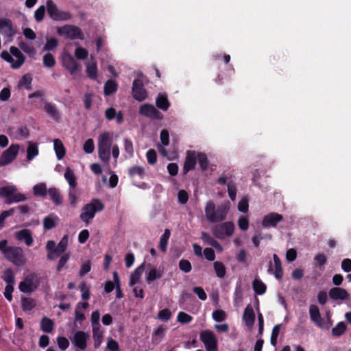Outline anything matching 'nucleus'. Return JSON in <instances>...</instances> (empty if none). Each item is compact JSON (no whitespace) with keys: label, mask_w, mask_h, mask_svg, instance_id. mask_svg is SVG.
<instances>
[{"label":"nucleus","mask_w":351,"mask_h":351,"mask_svg":"<svg viewBox=\"0 0 351 351\" xmlns=\"http://www.w3.org/2000/svg\"><path fill=\"white\" fill-rule=\"evenodd\" d=\"M40 329L44 332H51L53 329V320L47 317H43L40 321Z\"/></svg>","instance_id":"nucleus-37"},{"label":"nucleus","mask_w":351,"mask_h":351,"mask_svg":"<svg viewBox=\"0 0 351 351\" xmlns=\"http://www.w3.org/2000/svg\"><path fill=\"white\" fill-rule=\"evenodd\" d=\"M79 288L80 289V291L82 292V300H89L90 296L89 287L84 282H82L79 286Z\"/></svg>","instance_id":"nucleus-51"},{"label":"nucleus","mask_w":351,"mask_h":351,"mask_svg":"<svg viewBox=\"0 0 351 351\" xmlns=\"http://www.w3.org/2000/svg\"><path fill=\"white\" fill-rule=\"evenodd\" d=\"M132 94V97L138 101H143L147 98V94L141 80L135 79L133 81Z\"/></svg>","instance_id":"nucleus-13"},{"label":"nucleus","mask_w":351,"mask_h":351,"mask_svg":"<svg viewBox=\"0 0 351 351\" xmlns=\"http://www.w3.org/2000/svg\"><path fill=\"white\" fill-rule=\"evenodd\" d=\"M171 317V312L169 308L160 310L158 313V318L163 322L169 321Z\"/></svg>","instance_id":"nucleus-59"},{"label":"nucleus","mask_w":351,"mask_h":351,"mask_svg":"<svg viewBox=\"0 0 351 351\" xmlns=\"http://www.w3.org/2000/svg\"><path fill=\"white\" fill-rule=\"evenodd\" d=\"M38 154V147L36 143L29 141L28 143V147L27 149V158L29 161L33 160V158Z\"/></svg>","instance_id":"nucleus-40"},{"label":"nucleus","mask_w":351,"mask_h":351,"mask_svg":"<svg viewBox=\"0 0 351 351\" xmlns=\"http://www.w3.org/2000/svg\"><path fill=\"white\" fill-rule=\"evenodd\" d=\"M88 306L87 302H78L75 310V321L77 322H82L85 319V315L80 311V308L86 309Z\"/></svg>","instance_id":"nucleus-30"},{"label":"nucleus","mask_w":351,"mask_h":351,"mask_svg":"<svg viewBox=\"0 0 351 351\" xmlns=\"http://www.w3.org/2000/svg\"><path fill=\"white\" fill-rule=\"evenodd\" d=\"M93 337L94 340V347L98 348L100 347L104 338L103 331L100 326L93 327Z\"/></svg>","instance_id":"nucleus-28"},{"label":"nucleus","mask_w":351,"mask_h":351,"mask_svg":"<svg viewBox=\"0 0 351 351\" xmlns=\"http://www.w3.org/2000/svg\"><path fill=\"white\" fill-rule=\"evenodd\" d=\"M273 258L275 268L274 276L277 279L281 280L283 276V270L281 261L276 254L273 255Z\"/></svg>","instance_id":"nucleus-34"},{"label":"nucleus","mask_w":351,"mask_h":351,"mask_svg":"<svg viewBox=\"0 0 351 351\" xmlns=\"http://www.w3.org/2000/svg\"><path fill=\"white\" fill-rule=\"evenodd\" d=\"M179 268L182 271L189 273L191 271L192 266L189 261L186 259H182L179 262Z\"/></svg>","instance_id":"nucleus-61"},{"label":"nucleus","mask_w":351,"mask_h":351,"mask_svg":"<svg viewBox=\"0 0 351 351\" xmlns=\"http://www.w3.org/2000/svg\"><path fill=\"white\" fill-rule=\"evenodd\" d=\"M0 33L8 38V42H11L16 34L12 21L8 19H0Z\"/></svg>","instance_id":"nucleus-14"},{"label":"nucleus","mask_w":351,"mask_h":351,"mask_svg":"<svg viewBox=\"0 0 351 351\" xmlns=\"http://www.w3.org/2000/svg\"><path fill=\"white\" fill-rule=\"evenodd\" d=\"M47 193L49 195L50 199L56 204L60 205L62 203V196L58 189L56 187H51L48 189Z\"/></svg>","instance_id":"nucleus-29"},{"label":"nucleus","mask_w":351,"mask_h":351,"mask_svg":"<svg viewBox=\"0 0 351 351\" xmlns=\"http://www.w3.org/2000/svg\"><path fill=\"white\" fill-rule=\"evenodd\" d=\"M145 271V263H143L137 267L130 275L129 285L130 287L135 285L141 279V277Z\"/></svg>","instance_id":"nucleus-25"},{"label":"nucleus","mask_w":351,"mask_h":351,"mask_svg":"<svg viewBox=\"0 0 351 351\" xmlns=\"http://www.w3.org/2000/svg\"><path fill=\"white\" fill-rule=\"evenodd\" d=\"M156 105L159 109L167 111L170 106L167 95L165 93H159L156 99Z\"/></svg>","instance_id":"nucleus-26"},{"label":"nucleus","mask_w":351,"mask_h":351,"mask_svg":"<svg viewBox=\"0 0 351 351\" xmlns=\"http://www.w3.org/2000/svg\"><path fill=\"white\" fill-rule=\"evenodd\" d=\"M213 267L217 276L219 278H223L226 274V269L223 263L215 261L213 263Z\"/></svg>","instance_id":"nucleus-44"},{"label":"nucleus","mask_w":351,"mask_h":351,"mask_svg":"<svg viewBox=\"0 0 351 351\" xmlns=\"http://www.w3.org/2000/svg\"><path fill=\"white\" fill-rule=\"evenodd\" d=\"M243 319L246 326L251 327L254 324L255 322V313L252 306L248 304L244 310Z\"/></svg>","instance_id":"nucleus-22"},{"label":"nucleus","mask_w":351,"mask_h":351,"mask_svg":"<svg viewBox=\"0 0 351 351\" xmlns=\"http://www.w3.org/2000/svg\"><path fill=\"white\" fill-rule=\"evenodd\" d=\"M227 186L229 197L232 201H234L236 198L237 191L236 185L232 181H229Z\"/></svg>","instance_id":"nucleus-58"},{"label":"nucleus","mask_w":351,"mask_h":351,"mask_svg":"<svg viewBox=\"0 0 351 351\" xmlns=\"http://www.w3.org/2000/svg\"><path fill=\"white\" fill-rule=\"evenodd\" d=\"M58 220V217L56 215H49L43 219V227L45 230H51L56 227V221Z\"/></svg>","instance_id":"nucleus-42"},{"label":"nucleus","mask_w":351,"mask_h":351,"mask_svg":"<svg viewBox=\"0 0 351 351\" xmlns=\"http://www.w3.org/2000/svg\"><path fill=\"white\" fill-rule=\"evenodd\" d=\"M68 242L69 237L67 234H66L61 239L58 245L56 246L57 256H60L63 252L66 251Z\"/></svg>","instance_id":"nucleus-46"},{"label":"nucleus","mask_w":351,"mask_h":351,"mask_svg":"<svg viewBox=\"0 0 351 351\" xmlns=\"http://www.w3.org/2000/svg\"><path fill=\"white\" fill-rule=\"evenodd\" d=\"M36 276L34 274L27 276L23 281L19 283V289L21 292L23 293H32L34 291L38 285L34 284V280Z\"/></svg>","instance_id":"nucleus-15"},{"label":"nucleus","mask_w":351,"mask_h":351,"mask_svg":"<svg viewBox=\"0 0 351 351\" xmlns=\"http://www.w3.org/2000/svg\"><path fill=\"white\" fill-rule=\"evenodd\" d=\"M212 317L215 321L221 322L226 319V313L223 310L217 309L213 312Z\"/></svg>","instance_id":"nucleus-55"},{"label":"nucleus","mask_w":351,"mask_h":351,"mask_svg":"<svg viewBox=\"0 0 351 351\" xmlns=\"http://www.w3.org/2000/svg\"><path fill=\"white\" fill-rule=\"evenodd\" d=\"M170 236H171V231L167 228L165 230L164 233L162 234V235L161 236V237L160 239L158 247H159L160 250L164 253L167 252V245H168L169 239L170 238Z\"/></svg>","instance_id":"nucleus-32"},{"label":"nucleus","mask_w":351,"mask_h":351,"mask_svg":"<svg viewBox=\"0 0 351 351\" xmlns=\"http://www.w3.org/2000/svg\"><path fill=\"white\" fill-rule=\"evenodd\" d=\"M253 289L256 294L263 295L265 293L267 287L261 280L255 279L252 283Z\"/></svg>","instance_id":"nucleus-43"},{"label":"nucleus","mask_w":351,"mask_h":351,"mask_svg":"<svg viewBox=\"0 0 351 351\" xmlns=\"http://www.w3.org/2000/svg\"><path fill=\"white\" fill-rule=\"evenodd\" d=\"M346 329L347 326L344 322H339L334 328H332V335L335 337H340L346 332Z\"/></svg>","instance_id":"nucleus-47"},{"label":"nucleus","mask_w":351,"mask_h":351,"mask_svg":"<svg viewBox=\"0 0 351 351\" xmlns=\"http://www.w3.org/2000/svg\"><path fill=\"white\" fill-rule=\"evenodd\" d=\"M43 64L45 66L51 68L56 64V60L54 56L50 53H46L43 58Z\"/></svg>","instance_id":"nucleus-50"},{"label":"nucleus","mask_w":351,"mask_h":351,"mask_svg":"<svg viewBox=\"0 0 351 351\" xmlns=\"http://www.w3.org/2000/svg\"><path fill=\"white\" fill-rule=\"evenodd\" d=\"M83 149L86 154H92L95 149L94 141L92 138L86 140L84 144Z\"/></svg>","instance_id":"nucleus-63"},{"label":"nucleus","mask_w":351,"mask_h":351,"mask_svg":"<svg viewBox=\"0 0 351 351\" xmlns=\"http://www.w3.org/2000/svg\"><path fill=\"white\" fill-rule=\"evenodd\" d=\"M1 278L7 285H15L14 274L11 268L6 269Z\"/></svg>","instance_id":"nucleus-45"},{"label":"nucleus","mask_w":351,"mask_h":351,"mask_svg":"<svg viewBox=\"0 0 351 351\" xmlns=\"http://www.w3.org/2000/svg\"><path fill=\"white\" fill-rule=\"evenodd\" d=\"M10 51L12 56L16 58V60H14V63H12L13 69H19L20 68L23 64L25 62V56L22 53V52L14 46H12L10 48Z\"/></svg>","instance_id":"nucleus-21"},{"label":"nucleus","mask_w":351,"mask_h":351,"mask_svg":"<svg viewBox=\"0 0 351 351\" xmlns=\"http://www.w3.org/2000/svg\"><path fill=\"white\" fill-rule=\"evenodd\" d=\"M309 315L311 320L319 328L324 327V319L317 306L311 304L309 306Z\"/></svg>","instance_id":"nucleus-18"},{"label":"nucleus","mask_w":351,"mask_h":351,"mask_svg":"<svg viewBox=\"0 0 351 351\" xmlns=\"http://www.w3.org/2000/svg\"><path fill=\"white\" fill-rule=\"evenodd\" d=\"M118 85L117 82L112 80H108L104 84L105 95H110L117 90Z\"/></svg>","instance_id":"nucleus-41"},{"label":"nucleus","mask_w":351,"mask_h":351,"mask_svg":"<svg viewBox=\"0 0 351 351\" xmlns=\"http://www.w3.org/2000/svg\"><path fill=\"white\" fill-rule=\"evenodd\" d=\"M104 208L103 203L99 199H94L91 203L86 204L80 214V219L86 223L93 219L96 212L101 211Z\"/></svg>","instance_id":"nucleus-6"},{"label":"nucleus","mask_w":351,"mask_h":351,"mask_svg":"<svg viewBox=\"0 0 351 351\" xmlns=\"http://www.w3.org/2000/svg\"><path fill=\"white\" fill-rule=\"evenodd\" d=\"M58 46V40L56 38H50L47 39V42L44 46L45 51H53Z\"/></svg>","instance_id":"nucleus-49"},{"label":"nucleus","mask_w":351,"mask_h":351,"mask_svg":"<svg viewBox=\"0 0 351 351\" xmlns=\"http://www.w3.org/2000/svg\"><path fill=\"white\" fill-rule=\"evenodd\" d=\"M139 114L153 120L163 119V114L154 105L149 104H142L139 108Z\"/></svg>","instance_id":"nucleus-11"},{"label":"nucleus","mask_w":351,"mask_h":351,"mask_svg":"<svg viewBox=\"0 0 351 351\" xmlns=\"http://www.w3.org/2000/svg\"><path fill=\"white\" fill-rule=\"evenodd\" d=\"M47 7L40 5L34 12V18L37 22H41L45 17Z\"/></svg>","instance_id":"nucleus-56"},{"label":"nucleus","mask_w":351,"mask_h":351,"mask_svg":"<svg viewBox=\"0 0 351 351\" xmlns=\"http://www.w3.org/2000/svg\"><path fill=\"white\" fill-rule=\"evenodd\" d=\"M32 77L30 74L24 75L19 81V86H24L27 90L31 89Z\"/></svg>","instance_id":"nucleus-52"},{"label":"nucleus","mask_w":351,"mask_h":351,"mask_svg":"<svg viewBox=\"0 0 351 351\" xmlns=\"http://www.w3.org/2000/svg\"><path fill=\"white\" fill-rule=\"evenodd\" d=\"M282 219L283 217L282 215L277 213H270L263 217L262 226L264 228L276 227Z\"/></svg>","instance_id":"nucleus-17"},{"label":"nucleus","mask_w":351,"mask_h":351,"mask_svg":"<svg viewBox=\"0 0 351 351\" xmlns=\"http://www.w3.org/2000/svg\"><path fill=\"white\" fill-rule=\"evenodd\" d=\"M16 238L18 241H23L27 246L32 245L34 242L32 232L28 229H23L17 232Z\"/></svg>","instance_id":"nucleus-23"},{"label":"nucleus","mask_w":351,"mask_h":351,"mask_svg":"<svg viewBox=\"0 0 351 351\" xmlns=\"http://www.w3.org/2000/svg\"><path fill=\"white\" fill-rule=\"evenodd\" d=\"M112 145V136L109 132H104L98 137V155L99 159L108 163L110 159V149Z\"/></svg>","instance_id":"nucleus-3"},{"label":"nucleus","mask_w":351,"mask_h":351,"mask_svg":"<svg viewBox=\"0 0 351 351\" xmlns=\"http://www.w3.org/2000/svg\"><path fill=\"white\" fill-rule=\"evenodd\" d=\"M47 12L49 16L56 21H69L72 15L69 12L59 10L57 5L52 0L46 1Z\"/></svg>","instance_id":"nucleus-5"},{"label":"nucleus","mask_w":351,"mask_h":351,"mask_svg":"<svg viewBox=\"0 0 351 351\" xmlns=\"http://www.w3.org/2000/svg\"><path fill=\"white\" fill-rule=\"evenodd\" d=\"M19 151V145L12 144L5 150L0 156V167L10 164L17 156Z\"/></svg>","instance_id":"nucleus-10"},{"label":"nucleus","mask_w":351,"mask_h":351,"mask_svg":"<svg viewBox=\"0 0 351 351\" xmlns=\"http://www.w3.org/2000/svg\"><path fill=\"white\" fill-rule=\"evenodd\" d=\"M34 195L36 196L45 197L47 195L48 190L45 183L41 182L36 184L33 187Z\"/></svg>","instance_id":"nucleus-38"},{"label":"nucleus","mask_w":351,"mask_h":351,"mask_svg":"<svg viewBox=\"0 0 351 351\" xmlns=\"http://www.w3.org/2000/svg\"><path fill=\"white\" fill-rule=\"evenodd\" d=\"M197 162H198L200 169L204 171L208 169L209 161L207 155L204 152H197Z\"/></svg>","instance_id":"nucleus-39"},{"label":"nucleus","mask_w":351,"mask_h":351,"mask_svg":"<svg viewBox=\"0 0 351 351\" xmlns=\"http://www.w3.org/2000/svg\"><path fill=\"white\" fill-rule=\"evenodd\" d=\"M14 186H5L0 188V197L5 198V204H11L14 202H23L26 199L25 195L16 193Z\"/></svg>","instance_id":"nucleus-4"},{"label":"nucleus","mask_w":351,"mask_h":351,"mask_svg":"<svg viewBox=\"0 0 351 351\" xmlns=\"http://www.w3.org/2000/svg\"><path fill=\"white\" fill-rule=\"evenodd\" d=\"M88 55V51L81 47H77L75 51V56L78 60H85Z\"/></svg>","instance_id":"nucleus-62"},{"label":"nucleus","mask_w":351,"mask_h":351,"mask_svg":"<svg viewBox=\"0 0 351 351\" xmlns=\"http://www.w3.org/2000/svg\"><path fill=\"white\" fill-rule=\"evenodd\" d=\"M53 147L57 158L62 160L66 154V149L62 142L58 138L55 139L53 141Z\"/></svg>","instance_id":"nucleus-31"},{"label":"nucleus","mask_w":351,"mask_h":351,"mask_svg":"<svg viewBox=\"0 0 351 351\" xmlns=\"http://www.w3.org/2000/svg\"><path fill=\"white\" fill-rule=\"evenodd\" d=\"M167 328L160 325L159 326L154 332L153 333V338L154 339H158L159 341H160L161 339H162L165 335V331L167 330Z\"/></svg>","instance_id":"nucleus-57"},{"label":"nucleus","mask_w":351,"mask_h":351,"mask_svg":"<svg viewBox=\"0 0 351 351\" xmlns=\"http://www.w3.org/2000/svg\"><path fill=\"white\" fill-rule=\"evenodd\" d=\"M197 164V152L189 150L186 152V156L183 166V174L186 175L190 171L195 169Z\"/></svg>","instance_id":"nucleus-16"},{"label":"nucleus","mask_w":351,"mask_h":351,"mask_svg":"<svg viewBox=\"0 0 351 351\" xmlns=\"http://www.w3.org/2000/svg\"><path fill=\"white\" fill-rule=\"evenodd\" d=\"M199 339L207 351H217V340L213 331L210 330L201 331Z\"/></svg>","instance_id":"nucleus-9"},{"label":"nucleus","mask_w":351,"mask_h":351,"mask_svg":"<svg viewBox=\"0 0 351 351\" xmlns=\"http://www.w3.org/2000/svg\"><path fill=\"white\" fill-rule=\"evenodd\" d=\"M86 73L88 78L97 80L98 77V69L97 62L92 60L86 64Z\"/></svg>","instance_id":"nucleus-24"},{"label":"nucleus","mask_w":351,"mask_h":351,"mask_svg":"<svg viewBox=\"0 0 351 351\" xmlns=\"http://www.w3.org/2000/svg\"><path fill=\"white\" fill-rule=\"evenodd\" d=\"M44 109L45 112L53 119L58 121L60 114L56 106L51 103L47 102L45 104Z\"/></svg>","instance_id":"nucleus-35"},{"label":"nucleus","mask_w":351,"mask_h":351,"mask_svg":"<svg viewBox=\"0 0 351 351\" xmlns=\"http://www.w3.org/2000/svg\"><path fill=\"white\" fill-rule=\"evenodd\" d=\"M162 277V274L156 269V268H152L149 270L146 277V281L147 283H150L151 282L159 279Z\"/></svg>","instance_id":"nucleus-48"},{"label":"nucleus","mask_w":351,"mask_h":351,"mask_svg":"<svg viewBox=\"0 0 351 351\" xmlns=\"http://www.w3.org/2000/svg\"><path fill=\"white\" fill-rule=\"evenodd\" d=\"M0 251L4 257L16 266H22L25 263V258L22 248L16 246H8V241H0Z\"/></svg>","instance_id":"nucleus-2"},{"label":"nucleus","mask_w":351,"mask_h":351,"mask_svg":"<svg viewBox=\"0 0 351 351\" xmlns=\"http://www.w3.org/2000/svg\"><path fill=\"white\" fill-rule=\"evenodd\" d=\"M124 150L128 154L129 157H132L134 154L133 143L131 140L124 139Z\"/></svg>","instance_id":"nucleus-64"},{"label":"nucleus","mask_w":351,"mask_h":351,"mask_svg":"<svg viewBox=\"0 0 351 351\" xmlns=\"http://www.w3.org/2000/svg\"><path fill=\"white\" fill-rule=\"evenodd\" d=\"M57 34L69 40H84V35L82 29L73 25H64L57 29Z\"/></svg>","instance_id":"nucleus-7"},{"label":"nucleus","mask_w":351,"mask_h":351,"mask_svg":"<svg viewBox=\"0 0 351 351\" xmlns=\"http://www.w3.org/2000/svg\"><path fill=\"white\" fill-rule=\"evenodd\" d=\"M201 239L204 242L207 243L208 245L213 247L218 245V241L213 239L211 236H210L206 232H202L201 233Z\"/></svg>","instance_id":"nucleus-54"},{"label":"nucleus","mask_w":351,"mask_h":351,"mask_svg":"<svg viewBox=\"0 0 351 351\" xmlns=\"http://www.w3.org/2000/svg\"><path fill=\"white\" fill-rule=\"evenodd\" d=\"M62 66L67 70L71 75H75L80 69V64L69 53H64L62 58Z\"/></svg>","instance_id":"nucleus-12"},{"label":"nucleus","mask_w":351,"mask_h":351,"mask_svg":"<svg viewBox=\"0 0 351 351\" xmlns=\"http://www.w3.org/2000/svg\"><path fill=\"white\" fill-rule=\"evenodd\" d=\"M234 224L232 221L220 223L211 228L213 234L218 239H223L226 237H230L234 231Z\"/></svg>","instance_id":"nucleus-8"},{"label":"nucleus","mask_w":351,"mask_h":351,"mask_svg":"<svg viewBox=\"0 0 351 351\" xmlns=\"http://www.w3.org/2000/svg\"><path fill=\"white\" fill-rule=\"evenodd\" d=\"M128 175L133 180L136 177L143 179L145 176V171L143 167L132 166L128 169Z\"/></svg>","instance_id":"nucleus-27"},{"label":"nucleus","mask_w":351,"mask_h":351,"mask_svg":"<svg viewBox=\"0 0 351 351\" xmlns=\"http://www.w3.org/2000/svg\"><path fill=\"white\" fill-rule=\"evenodd\" d=\"M64 178L67 181L69 185V189H75L77 186V180L73 170L70 168H67L64 173Z\"/></svg>","instance_id":"nucleus-33"},{"label":"nucleus","mask_w":351,"mask_h":351,"mask_svg":"<svg viewBox=\"0 0 351 351\" xmlns=\"http://www.w3.org/2000/svg\"><path fill=\"white\" fill-rule=\"evenodd\" d=\"M90 336L87 332L84 331H77L73 337V342L75 345L80 350H85L87 346V341Z\"/></svg>","instance_id":"nucleus-20"},{"label":"nucleus","mask_w":351,"mask_h":351,"mask_svg":"<svg viewBox=\"0 0 351 351\" xmlns=\"http://www.w3.org/2000/svg\"><path fill=\"white\" fill-rule=\"evenodd\" d=\"M36 305V300L31 298L21 297V307L24 311L32 310Z\"/></svg>","instance_id":"nucleus-36"},{"label":"nucleus","mask_w":351,"mask_h":351,"mask_svg":"<svg viewBox=\"0 0 351 351\" xmlns=\"http://www.w3.org/2000/svg\"><path fill=\"white\" fill-rule=\"evenodd\" d=\"M328 295L333 300H347L350 298L348 292L343 288L333 287L329 290Z\"/></svg>","instance_id":"nucleus-19"},{"label":"nucleus","mask_w":351,"mask_h":351,"mask_svg":"<svg viewBox=\"0 0 351 351\" xmlns=\"http://www.w3.org/2000/svg\"><path fill=\"white\" fill-rule=\"evenodd\" d=\"M193 317L186 313L179 312L177 315V320L181 324H189L193 320Z\"/></svg>","instance_id":"nucleus-53"},{"label":"nucleus","mask_w":351,"mask_h":351,"mask_svg":"<svg viewBox=\"0 0 351 351\" xmlns=\"http://www.w3.org/2000/svg\"><path fill=\"white\" fill-rule=\"evenodd\" d=\"M147 162L149 165H154L157 162V154L155 149H150L146 153Z\"/></svg>","instance_id":"nucleus-60"},{"label":"nucleus","mask_w":351,"mask_h":351,"mask_svg":"<svg viewBox=\"0 0 351 351\" xmlns=\"http://www.w3.org/2000/svg\"><path fill=\"white\" fill-rule=\"evenodd\" d=\"M229 209V202L221 204L216 208L213 201H208L204 210L206 220L213 223L222 222L226 219Z\"/></svg>","instance_id":"nucleus-1"}]
</instances>
